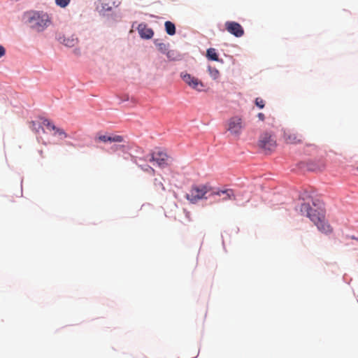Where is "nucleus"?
<instances>
[{
	"mask_svg": "<svg viewBox=\"0 0 358 358\" xmlns=\"http://www.w3.org/2000/svg\"><path fill=\"white\" fill-rule=\"evenodd\" d=\"M154 185L155 187L156 191L164 192L165 190V187L162 181L158 180L157 178L154 180Z\"/></svg>",
	"mask_w": 358,
	"mask_h": 358,
	"instance_id": "nucleus-20",
	"label": "nucleus"
},
{
	"mask_svg": "<svg viewBox=\"0 0 358 358\" xmlns=\"http://www.w3.org/2000/svg\"><path fill=\"white\" fill-rule=\"evenodd\" d=\"M124 149V146L122 145H112L108 152H115L118 150H123Z\"/></svg>",
	"mask_w": 358,
	"mask_h": 358,
	"instance_id": "nucleus-24",
	"label": "nucleus"
},
{
	"mask_svg": "<svg viewBox=\"0 0 358 358\" xmlns=\"http://www.w3.org/2000/svg\"><path fill=\"white\" fill-rule=\"evenodd\" d=\"M257 117L262 121H264V119H265V116H264V115L262 113H258Z\"/></svg>",
	"mask_w": 358,
	"mask_h": 358,
	"instance_id": "nucleus-30",
	"label": "nucleus"
},
{
	"mask_svg": "<svg viewBox=\"0 0 358 358\" xmlns=\"http://www.w3.org/2000/svg\"><path fill=\"white\" fill-rule=\"evenodd\" d=\"M138 31L141 38L150 39L153 36L154 32L145 24H140L138 27Z\"/></svg>",
	"mask_w": 358,
	"mask_h": 358,
	"instance_id": "nucleus-14",
	"label": "nucleus"
},
{
	"mask_svg": "<svg viewBox=\"0 0 358 358\" xmlns=\"http://www.w3.org/2000/svg\"><path fill=\"white\" fill-rule=\"evenodd\" d=\"M158 49L162 53H166L168 51V45L164 43L157 44Z\"/></svg>",
	"mask_w": 358,
	"mask_h": 358,
	"instance_id": "nucleus-25",
	"label": "nucleus"
},
{
	"mask_svg": "<svg viewBox=\"0 0 358 358\" xmlns=\"http://www.w3.org/2000/svg\"><path fill=\"white\" fill-rule=\"evenodd\" d=\"M5 48L2 45H0V58L2 57L5 55Z\"/></svg>",
	"mask_w": 358,
	"mask_h": 358,
	"instance_id": "nucleus-28",
	"label": "nucleus"
},
{
	"mask_svg": "<svg viewBox=\"0 0 358 358\" xmlns=\"http://www.w3.org/2000/svg\"><path fill=\"white\" fill-rule=\"evenodd\" d=\"M258 145L264 150L272 151L276 147L275 137L268 133L262 134L259 137Z\"/></svg>",
	"mask_w": 358,
	"mask_h": 358,
	"instance_id": "nucleus-6",
	"label": "nucleus"
},
{
	"mask_svg": "<svg viewBox=\"0 0 358 358\" xmlns=\"http://www.w3.org/2000/svg\"><path fill=\"white\" fill-rule=\"evenodd\" d=\"M226 30L236 37H241L244 34V30L241 25L236 22L227 21L224 24Z\"/></svg>",
	"mask_w": 358,
	"mask_h": 358,
	"instance_id": "nucleus-8",
	"label": "nucleus"
},
{
	"mask_svg": "<svg viewBox=\"0 0 358 358\" xmlns=\"http://www.w3.org/2000/svg\"><path fill=\"white\" fill-rule=\"evenodd\" d=\"M56 4L62 8H65L70 2V0H55Z\"/></svg>",
	"mask_w": 358,
	"mask_h": 358,
	"instance_id": "nucleus-26",
	"label": "nucleus"
},
{
	"mask_svg": "<svg viewBox=\"0 0 358 358\" xmlns=\"http://www.w3.org/2000/svg\"><path fill=\"white\" fill-rule=\"evenodd\" d=\"M208 72L210 77L214 80L217 79L220 76L219 71L215 67L208 66Z\"/></svg>",
	"mask_w": 358,
	"mask_h": 358,
	"instance_id": "nucleus-19",
	"label": "nucleus"
},
{
	"mask_svg": "<svg viewBox=\"0 0 358 358\" xmlns=\"http://www.w3.org/2000/svg\"><path fill=\"white\" fill-rule=\"evenodd\" d=\"M166 56L168 57V58L172 59V56L173 55L174 52H173V51H167L166 52Z\"/></svg>",
	"mask_w": 358,
	"mask_h": 358,
	"instance_id": "nucleus-29",
	"label": "nucleus"
},
{
	"mask_svg": "<svg viewBox=\"0 0 358 358\" xmlns=\"http://www.w3.org/2000/svg\"><path fill=\"white\" fill-rule=\"evenodd\" d=\"M243 127V120L238 116L232 117L228 120L227 130L231 135L236 137H238L241 135Z\"/></svg>",
	"mask_w": 358,
	"mask_h": 358,
	"instance_id": "nucleus-4",
	"label": "nucleus"
},
{
	"mask_svg": "<svg viewBox=\"0 0 358 358\" xmlns=\"http://www.w3.org/2000/svg\"><path fill=\"white\" fill-rule=\"evenodd\" d=\"M357 171H358V167L357 168Z\"/></svg>",
	"mask_w": 358,
	"mask_h": 358,
	"instance_id": "nucleus-33",
	"label": "nucleus"
},
{
	"mask_svg": "<svg viewBox=\"0 0 358 358\" xmlns=\"http://www.w3.org/2000/svg\"><path fill=\"white\" fill-rule=\"evenodd\" d=\"M38 152L41 157H44L43 151L42 150H39Z\"/></svg>",
	"mask_w": 358,
	"mask_h": 358,
	"instance_id": "nucleus-31",
	"label": "nucleus"
},
{
	"mask_svg": "<svg viewBox=\"0 0 358 358\" xmlns=\"http://www.w3.org/2000/svg\"><path fill=\"white\" fill-rule=\"evenodd\" d=\"M54 131H55L54 135H58L59 136H60L61 138H65L67 137L66 133L62 129L57 127Z\"/></svg>",
	"mask_w": 358,
	"mask_h": 358,
	"instance_id": "nucleus-23",
	"label": "nucleus"
},
{
	"mask_svg": "<svg viewBox=\"0 0 358 358\" xmlns=\"http://www.w3.org/2000/svg\"><path fill=\"white\" fill-rule=\"evenodd\" d=\"M206 57L212 61H219L218 55L215 48H210L207 50Z\"/></svg>",
	"mask_w": 358,
	"mask_h": 358,
	"instance_id": "nucleus-16",
	"label": "nucleus"
},
{
	"mask_svg": "<svg viewBox=\"0 0 358 358\" xmlns=\"http://www.w3.org/2000/svg\"><path fill=\"white\" fill-rule=\"evenodd\" d=\"M120 3V0H99L97 9L101 11H110L113 8L117 7Z\"/></svg>",
	"mask_w": 358,
	"mask_h": 358,
	"instance_id": "nucleus-10",
	"label": "nucleus"
},
{
	"mask_svg": "<svg viewBox=\"0 0 358 358\" xmlns=\"http://www.w3.org/2000/svg\"><path fill=\"white\" fill-rule=\"evenodd\" d=\"M164 26L166 31L169 35L173 36L176 34V27L173 22L166 21L165 22Z\"/></svg>",
	"mask_w": 358,
	"mask_h": 358,
	"instance_id": "nucleus-17",
	"label": "nucleus"
},
{
	"mask_svg": "<svg viewBox=\"0 0 358 358\" xmlns=\"http://www.w3.org/2000/svg\"><path fill=\"white\" fill-rule=\"evenodd\" d=\"M25 17L29 27L38 32L43 31L51 24V17L43 11L31 10Z\"/></svg>",
	"mask_w": 358,
	"mask_h": 358,
	"instance_id": "nucleus-1",
	"label": "nucleus"
},
{
	"mask_svg": "<svg viewBox=\"0 0 358 358\" xmlns=\"http://www.w3.org/2000/svg\"><path fill=\"white\" fill-rule=\"evenodd\" d=\"M255 104L259 108H263L265 106V101L262 98L257 97L255 99Z\"/></svg>",
	"mask_w": 358,
	"mask_h": 358,
	"instance_id": "nucleus-27",
	"label": "nucleus"
},
{
	"mask_svg": "<svg viewBox=\"0 0 358 358\" xmlns=\"http://www.w3.org/2000/svg\"><path fill=\"white\" fill-rule=\"evenodd\" d=\"M78 39L74 37L64 38L63 43L67 47H73L77 44Z\"/></svg>",
	"mask_w": 358,
	"mask_h": 358,
	"instance_id": "nucleus-18",
	"label": "nucleus"
},
{
	"mask_svg": "<svg viewBox=\"0 0 358 358\" xmlns=\"http://www.w3.org/2000/svg\"><path fill=\"white\" fill-rule=\"evenodd\" d=\"M301 211L306 213V215L315 224L320 219L324 218L325 210L323 208L317 207L315 203L310 206L308 203H303L301 207Z\"/></svg>",
	"mask_w": 358,
	"mask_h": 358,
	"instance_id": "nucleus-2",
	"label": "nucleus"
},
{
	"mask_svg": "<svg viewBox=\"0 0 358 358\" xmlns=\"http://www.w3.org/2000/svg\"><path fill=\"white\" fill-rule=\"evenodd\" d=\"M315 225L317 227V229L323 234H330L333 232V228L326 220L325 215H324V218L318 220Z\"/></svg>",
	"mask_w": 358,
	"mask_h": 358,
	"instance_id": "nucleus-12",
	"label": "nucleus"
},
{
	"mask_svg": "<svg viewBox=\"0 0 358 358\" xmlns=\"http://www.w3.org/2000/svg\"><path fill=\"white\" fill-rule=\"evenodd\" d=\"M210 189L207 185H193L186 198L192 203L205 198V195L210 192Z\"/></svg>",
	"mask_w": 358,
	"mask_h": 358,
	"instance_id": "nucleus-3",
	"label": "nucleus"
},
{
	"mask_svg": "<svg viewBox=\"0 0 358 358\" xmlns=\"http://www.w3.org/2000/svg\"><path fill=\"white\" fill-rule=\"evenodd\" d=\"M352 239H355V240H358V238H355V237H354V236H352Z\"/></svg>",
	"mask_w": 358,
	"mask_h": 358,
	"instance_id": "nucleus-32",
	"label": "nucleus"
},
{
	"mask_svg": "<svg viewBox=\"0 0 358 358\" xmlns=\"http://www.w3.org/2000/svg\"><path fill=\"white\" fill-rule=\"evenodd\" d=\"M139 166L143 171L147 172L151 175H155V170L149 165Z\"/></svg>",
	"mask_w": 358,
	"mask_h": 358,
	"instance_id": "nucleus-22",
	"label": "nucleus"
},
{
	"mask_svg": "<svg viewBox=\"0 0 358 358\" xmlns=\"http://www.w3.org/2000/svg\"><path fill=\"white\" fill-rule=\"evenodd\" d=\"M168 159L166 153L159 151L157 152H152L151 154L150 162H155L159 166H164L166 164V162Z\"/></svg>",
	"mask_w": 358,
	"mask_h": 358,
	"instance_id": "nucleus-11",
	"label": "nucleus"
},
{
	"mask_svg": "<svg viewBox=\"0 0 358 358\" xmlns=\"http://www.w3.org/2000/svg\"><path fill=\"white\" fill-rule=\"evenodd\" d=\"M210 196H219V199H216L217 201H227L228 200H235L236 196L234 192L231 189H227L224 190L212 191Z\"/></svg>",
	"mask_w": 358,
	"mask_h": 358,
	"instance_id": "nucleus-7",
	"label": "nucleus"
},
{
	"mask_svg": "<svg viewBox=\"0 0 358 358\" xmlns=\"http://www.w3.org/2000/svg\"><path fill=\"white\" fill-rule=\"evenodd\" d=\"M324 160L311 161L307 164V169L312 171H322L325 168Z\"/></svg>",
	"mask_w": 358,
	"mask_h": 358,
	"instance_id": "nucleus-15",
	"label": "nucleus"
},
{
	"mask_svg": "<svg viewBox=\"0 0 358 358\" xmlns=\"http://www.w3.org/2000/svg\"><path fill=\"white\" fill-rule=\"evenodd\" d=\"M43 124L47 128L48 130L55 131L57 127L51 122L50 120L45 119L43 121Z\"/></svg>",
	"mask_w": 358,
	"mask_h": 358,
	"instance_id": "nucleus-21",
	"label": "nucleus"
},
{
	"mask_svg": "<svg viewBox=\"0 0 358 358\" xmlns=\"http://www.w3.org/2000/svg\"><path fill=\"white\" fill-rule=\"evenodd\" d=\"M180 77L182 80L192 89L197 92H201L203 90L204 85L203 82L197 78L187 72H182L180 73Z\"/></svg>",
	"mask_w": 358,
	"mask_h": 358,
	"instance_id": "nucleus-5",
	"label": "nucleus"
},
{
	"mask_svg": "<svg viewBox=\"0 0 358 358\" xmlns=\"http://www.w3.org/2000/svg\"><path fill=\"white\" fill-rule=\"evenodd\" d=\"M95 142H110V143H122L124 141V138L120 135H107V134H98L94 138Z\"/></svg>",
	"mask_w": 358,
	"mask_h": 358,
	"instance_id": "nucleus-9",
	"label": "nucleus"
},
{
	"mask_svg": "<svg viewBox=\"0 0 358 358\" xmlns=\"http://www.w3.org/2000/svg\"><path fill=\"white\" fill-rule=\"evenodd\" d=\"M284 138L285 142L289 144H297L302 142V136L301 135L290 131L285 133Z\"/></svg>",
	"mask_w": 358,
	"mask_h": 358,
	"instance_id": "nucleus-13",
	"label": "nucleus"
}]
</instances>
